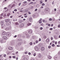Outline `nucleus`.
Returning <instances> with one entry per match:
<instances>
[{
    "mask_svg": "<svg viewBox=\"0 0 60 60\" xmlns=\"http://www.w3.org/2000/svg\"><path fill=\"white\" fill-rule=\"evenodd\" d=\"M18 44L19 45H20L21 44V43L20 42L19 43H18Z\"/></svg>",
    "mask_w": 60,
    "mask_h": 60,
    "instance_id": "30",
    "label": "nucleus"
},
{
    "mask_svg": "<svg viewBox=\"0 0 60 60\" xmlns=\"http://www.w3.org/2000/svg\"><path fill=\"white\" fill-rule=\"evenodd\" d=\"M11 28H10L9 27H7L5 29V30H9L10 29H11Z\"/></svg>",
    "mask_w": 60,
    "mask_h": 60,
    "instance_id": "10",
    "label": "nucleus"
},
{
    "mask_svg": "<svg viewBox=\"0 0 60 60\" xmlns=\"http://www.w3.org/2000/svg\"><path fill=\"white\" fill-rule=\"evenodd\" d=\"M39 46H40V47H41V46H42V44H40L39 45Z\"/></svg>",
    "mask_w": 60,
    "mask_h": 60,
    "instance_id": "43",
    "label": "nucleus"
},
{
    "mask_svg": "<svg viewBox=\"0 0 60 60\" xmlns=\"http://www.w3.org/2000/svg\"><path fill=\"white\" fill-rule=\"evenodd\" d=\"M33 56H36V53H34L33 54Z\"/></svg>",
    "mask_w": 60,
    "mask_h": 60,
    "instance_id": "32",
    "label": "nucleus"
},
{
    "mask_svg": "<svg viewBox=\"0 0 60 60\" xmlns=\"http://www.w3.org/2000/svg\"><path fill=\"white\" fill-rule=\"evenodd\" d=\"M6 35L7 36H10V34L9 33H6Z\"/></svg>",
    "mask_w": 60,
    "mask_h": 60,
    "instance_id": "7",
    "label": "nucleus"
},
{
    "mask_svg": "<svg viewBox=\"0 0 60 60\" xmlns=\"http://www.w3.org/2000/svg\"><path fill=\"white\" fill-rule=\"evenodd\" d=\"M30 8V9H33V8H34V7L33 6H32Z\"/></svg>",
    "mask_w": 60,
    "mask_h": 60,
    "instance_id": "42",
    "label": "nucleus"
},
{
    "mask_svg": "<svg viewBox=\"0 0 60 60\" xmlns=\"http://www.w3.org/2000/svg\"><path fill=\"white\" fill-rule=\"evenodd\" d=\"M33 32V31L32 30H30L29 31V34H31Z\"/></svg>",
    "mask_w": 60,
    "mask_h": 60,
    "instance_id": "14",
    "label": "nucleus"
},
{
    "mask_svg": "<svg viewBox=\"0 0 60 60\" xmlns=\"http://www.w3.org/2000/svg\"><path fill=\"white\" fill-rule=\"evenodd\" d=\"M15 25H17L18 24V22H15Z\"/></svg>",
    "mask_w": 60,
    "mask_h": 60,
    "instance_id": "47",
    "label": "nucleus"
},
{
    "mask_svg": "<svg viewBox=\"0 0 60 60\" xmlns=\"http://www.w3.org/2000/svg\"><path fill=\"white\" fill-rule=\"evenodd\" d=\"M43 22H44L45 23H47V21H45V20H43Z\"/></svg>",
    "mask_w": 60,
    "mask_h": 60,
    "instance_id": "19",
    "label": "nucleus"
},
{
    "mask_svg": "<svg viewBox=\"0 0 60 60\" xmlns=\"http://www.w3.org/2000/svg\"><path fill=\"white\" fill-rule=\"evenodd\" d=\"M40 4H42V3H43V1H40Z\"/></svg>",
    "mask_w": 60,
    "mask_h": 60,
    "instance_id": "29",
    "label": "nucleus"
},
{
    "mask_svg": "<svg viewBox=\"0 0 60 60\" xmlns=\"http://www.w3.org/2000/svg\"><path fill=\"white\" fill-rule=\"evenodd\" d=\"M49 8H46L45 9V11H48V10H49Z\"/></svg>",
    "mask_w": 60,
    "mask_h": 60,
    "instance_id": "21",
    "label": "nucleus"
},
{
    "mask_svg": "<svg viewBox=\"0 0 60 60\" xmlns=\"http://www.w3.org/2000/svg\"><path fill=\"white\" fill-rule=\"evenodd\" d=\"M40 30H42V29H43V28H42V27H41L40 28Z\"/></svg>",
    "mask_w": 60,
    "mask_h": 60,
    "instance_id": "33",
    "label": "nucleus"
},
{
    "mask_svg": "<svg viewBox=\"0 0 60 60\" xmlns=\"http://www.w3.org/2000/svg\"><path fill=\"white\" fill-rule=\"evenodd\" d=\"M21 4V3H20L19 4V6H20V4Z\"/></svg>",
    "mask_w": 60,
    "mask_h": 60,
    "instance_id": "54",
    "label": "nucleus"
},
{
    "mask_svg": "<svg viewBox=\"0 0 60 60\" xmlns=\"http://www.w3.org/2000/svg\"><path fill=\"white\" fill-rule=\"evenodd\" d=\"M5 21L6 22V24L7 26H9V25H10V24H11V22L10 21L9 19H6L5 20Z\"/></svg>",
    "mask_w": 60,
    "mask_h": 60,
    "instance_id": "1",
    "label": "nucleus"
},
{
    "mask_svg": "<svg viewBox=\"0 0 60 60\" xmlns=\"http://www.w3.org/2000/svg\"><path fill=\"white\" fill-rule=\"evenodd\" d=\"M58 55H60V52H59L58 53Z\"/></svg>",
    "mask_w": 60,
    "mask_h": 60,
    "instance_id": "56",
    "label": "nucleus"
},
{
    "mask_svg": "<svg viewBox=\"0 0 60 60\" xmlns=\"http://www.w3.org/2000/svg\"><path fill=\"white\" fill-rule=\"evenodd\" d=\"M26 35V37L27 38H29V37H30V36L28 35V33H26L25 34Z\"/></svg>",
    "mask_w": 60,
    "mask_h": 60,
    "instance_id": "9",
    "label": "nucleus"
},
{
    "mask_svg": "<svg viewBox=\"0 0 60 60\" xmlns=\"http://www.w3.org/2000/svg\"><path fill=\"white\" fill-rule=\"evenodd\" d=\"M48 48L49 49H50L51 48V46H48Z\"/></svg>",
    "mask_w": 60,
    "mask_h": 60,
    "instance_id": "35",
    "label": "nucleus"
},
{
    "mask_svg": "<svg viewBox=\"0 0 60 60\" xmlns=\"http://www.w3.org/2000/svg\"><path fill=\"white\" fill-rule=\"evenodd\" d=\"M41 51H44L45 49V48L44 47H42L41 48Z\"/></svg>",
    "mask_w": 60,
    "mask_h": 60,
    "instance_id": "11",
    "label": "nucleus"
},
{
    "mask_svg": "<svg viewBox=\"0 0 60 60\" xmlns=\"http://www.w3.org/2000/svg\"><path fill=\"white\" fill-rule=\"evenodd\" d=\"M32 17H30L29 19V21L31 22V21H32Z\"/></svg>",
    "mask_w": 60,
    "mask_h": 60,
    "instance_id": "17",
    "label": "nucleus"
},
{
    "mask_svg": "<svg viewBox=\"0 0 60 60\" xmlns=\"http://www.w3.org/2000/svg\"><path fill=\"white\" fill-rule=\"evenodd\" d=\"M34 49L35 50L37 51H40V49L38 46H36L35 47Z\"/></svg>",
    "mask_w": 60,
    "mask_h": 60,
    "instance_id": "2",
    "label": "nucleus"
},
{
    "mask_svg": "<svg viewBox=\"0 0 60 60\" xmlns=\"http://www.w3.org/2000/svg\"><path fill=\"white\" fill-rule=\"evenodd\" d=\"M42 57V55L40 54H39L38 56V57L39 58H41Z\"/></svg>",
    "mask_w": 60,
    "mask_h": 60,
    "instance_id": "3",
    "label": "nucleus"
},
{
    "mask_svg": "<svg viewBox=\"0 0 60 60\" xmlns=\"http://www.w3.org/2000/svg\"><path fill=\"white\" fill-rule=\"evenodd\" d=\"M13 57L14 58H15L16 57L15 56H13Z\"/></svg>",
    "mask_w": 60,
    "mask_h": 60,
    "instance_id": "53",
    "label": "nucleus"
},
{
    "mask_svg": "<svg viewBox=\"0 0 60 60\" xmlns=\"http://www.w3.org/2000/svg\"><path fill=\"white\" fill-rule=\"evenodd\" d=\"M49 30H53V28H50Z\"/></svg>",
    "mask_w": 60,
    "mask_h": 60,
    "instance_id": "44",
    "label": "nucleus"
},
{
    "mask_svg": "<svg viewBox=\"0 0 60 60\" xmlns=\"http://www.w3.org/2000/svg\"><path fill=\"white\" fill-rule=\"evenodd\" d=\"M32 38L34 39L35 38V37L34 36H32Z\"/></svg>",
    "mask_w": 60,
    "mask_h": 60,
    "instance_id": "31",
    "label": "nucleus"
},
{
    "mask_svg": "<svg viewBox=\"0 0 60 60\" xmlns=\"http://www.w3.org/2000/svg\"><path fill=\"white\" fill-rule=\"evenodd\" d=\"M6 34V32H3L2 33V34L3 35H5Z\"/></svg>",
    "mask_w": 60,
    "mask_h": 60,
    "instance_id": "15",
    "label": "nucleus"
},
{
    "mask_svg": "<svg viewBox=\"0 0 60 60\" xmlns=\"http://www.w3.org/2000/svg\"><path fill=\"white\" fill-rule=\"evenodd\" d=\"M49 38H48L46 39V41L47 42H49Z\"/></svg>",
    "mask_w": 60,
    "mask_h": 60,
    "instance_id": "16",
    "label": "nucleus"
},
{
    "mask_svg": "<svg viewBox=\"0 0 60 60\" xmlns=\"http://www.w3.org/2000/svg\"><path fill=\"white\" fill-rule=\"evenodd\" d=\"M45 5V4L44 3H43L42 4V6H44Z\"/></svg>",
    "mask_w": 60,
    "mask_h": 60,
    "instance_id": "46",
    "label": "nucleus"
},
{
    "mask_svg": "<svg viewBox=\"0 0 60 60\" xmlns=\"http://www.w3.org/2000/svg\"><path fill=\"white\" fill-rule=\"evenodd\" d=\"M23 3L24 4H26V3H27V1H24L23 2Z\"/></svg>",
    "mask_w": 60,
    "mask_h": 60,
    "instance_id": "25",
    "label": "nucleus"
},
{
    "mask_svg": "<svg viewBox=\"0 0 60 60\" xmlns=\"http://www.w3.org/2000/svg\"><path fill=\"white\" fill-rule=\"evenodd\" d=\"M54 59H55V60H57V57H55Z\"/></svg>",
    "mask_w": 60,
    "mask_h": 60,
    "instance_id": "24",
    "label": "nucleus"
},
{
    "mask_svg": "<svg viewBox=\"0 0 60 60\" xmlns=\"http://www.w3.org/2000/svg\"><path fill=\"white\" fill-rule=\"evenodd\" d=\"M30 60H35L34 59H32Z\"/></svg>",
    "mask_w": 60,
    "mask_h": 60,
    "instance_id": "64",
    "label": "nucleus"
},
{
    "mask_svg": "<svg viewBox=\"0 0 60 60\" xmlns=\"http://www.w3.org/2000/svg\"><path fill=\"white\" fill-rule=\"evenodd\" d=\"M41 9H43V6H42L40 7Z\"/></svg>",
    "mask_w": 60,
    "mask_h": 60,
    "instance_id": "36",
    "label": "nucleus"
},
{
    "mask_svg": "<svg viewBox=\"0 0 60 60\" xmlns=\"http://www.w3.org/2000/svg\"><path fill=\"white\" fill-rule=\"evenodd\" d=\"M6 54H5L4 55V57H6Z\"/></svg>",
    "mask_w": 60,
    "mask_h": 60,
    "instance_id": "48",
    "label": "nucleus"
},
{
    "mask_svg": "<svg viewBox=\"0 0 60 60\" xmlns=\"http://www.w3.org/2000/svg\"><path fill=\"white\" fill-rule=\"evenodd\" d=\"M48 58H49V59H50L51 58V56H48Z\"/></svg>",
    "mask_w": 60,
    "mask_h": 60,
    "instance_id": "20",
    "label": "nucleus"
},
{
    "mask_svg": "<svg viewBox=\"0 0 60 60\" xmlns=\"http://www.w3.org/2000/svg\"><path fill=\"white\" fill-rule=\"evenodd\" d=\"M24 26V24H21L19 26L20 27H23Z\"/></svg>",
    "mask_w": 60,
    "mask_h": 60,
    "instance_id": "6",
    "label": "nucleus"
},
{
    "mask_svg": "<svg viewBox=\"0 0 60 60\" xmlns=\"http://www.w3.org/2000/svg\"><path fill=\"white\" fill-rule=\"evenodd\" d=\"M30 45H32V42H31L30 43Z\"/></svg>",
    "mask_w": 60,
    "mask_h": 60,
    "instance_id": "39",
    "label": "nucleus"
},
{
    "mask_svg": "<svg viewBox=\"0 0 60 60\" xmlns=\"http://www.w3.org/2000/svg\"><path fill=\"white\" fill-rule=\"evenodd\" d=\"M28 11V9H26L24 10L23 11L24 12H26L25 13H27Z\"/></svg>",
    "mask_w": 60,
    "mask_h": 60,
    "instance_id": "8",
    "label": "nucleus"
},
{
    "mask_svg": "<svg viewBox=\"0 0 60 60\" xmlns=\"http://www.w3.org/2000/svg\"><path fill=\"white\" fill-rule=\"evenodd\" d=\"M31 23H29L27 24V26H30V25H31Z\"/></svg>",
    "mask_w": 60,
    "mask_h": 60,
    "instance_id": "23",
    "label": "nucleus"
},
{
    "mask_svg": "<svg viewBox=\"0 0 60 60\" xmlns=\"http://www.w3.org/2000/svg\"><path fill=\"white\" fill-rule=\"evenodd\" d=\"M6 9H7V8L6 7H5L4 8V9H5V10Z\"/></svg>",
    "mask_w": 60,
    "mask_h": 60,
    "instance_id": "63",
    "label": "nucleus"
},
{
    "mask_svg": "<svg viewBox=\"0 0 60 60\" xmlns=\"http://www.w3.org/2000/svg\"><path fill=\"white\" fill-rule=\"evenodd\" d=\"M54 38L55 39H58V38H57V36H56V35H54Z\"/></svg>",
    "mask_w": 60,
    "mask_h": 60,
    "instance_id": "13",
    "label": "nucleus"
},
{
    "mask_svg": "<svg viewBox=\"0 0 60 60\" xmlns=\"http://www.w3.org/2000/svg\"><path fill=\"white\" fill-rule=\"evenodd\" d=\"M28 54L29 55H31V53H30V52H29L28 53Z\"/></svg>",
    "mask_w": 60,
    "mask_h": 60,
    "instance_id": "49",
    "label": "nucleus"
},
{
    "mask_svg": "<svg viewBox=\"0 0 60 60\" xmlns=\"http://www.w3.org/2000/svg\"><path fill=\"white\" fill-rule=\"evenodd\" d=\"M0 42H3V40L2 39H1L0 40Z\"/></svg>",
    "mask_w": 60,
    "mask_h": 60,
    "instance_id": "26",
    "label": "nucleus"
},
{
    "mask_svg": "<svg viewBox=\"0 0 60 60\" xmlns=\"http://www.w3.org/2000/svg\"><path fill=\"white\" fill-rule=\"evenodd\" d=\"M24 17L25 18H27V15H26L24 16Z\"/></svg>",
    "mask_w": 60,
    "mask_h": 60,
    "instance_id": "51",
    "label": "nucleus"
},
{
    "mask_svg": "<svg viewBox=\"0 0 60 60\" xmlns=\"http://www.w3.org/2000/svg\"><path fill=\"white\" fill-rule=\"evenodd\" d=\"M10 13H8L7 14V16H9L10 15Z\"/></svg>",
    "mask_w": 60,
    "mask_h": 60,
    "instance_id": "28",
    "label": "nucleus"
},
{
    "mask_svg": "<svg viewBox=\"0 0 60 60\" xmlns=\"http://www.w3.org/2000/svg\"><path fill=\"white\" fill-rule=\"evenodd\" d=\"M1 26H3L4 25V22H1Z\"/></svg>",
    "mask_w": 60,
    "mask_h": 60,
    "instance_id": "18",
    "label": "nucleus"
},
{
    "mask_svg": "<svg viewBox=\"0 0 60 60\" xmlns=\"http://www.w3.org/2000/svg\"><path fill=\"white\" fill-rule=\"evenodd\" d=\"M3 18V17L2 16H0V19H2Z\"/></svg>",
    "mask_w": 60,
    "mask_h": 60,
    "instance_id": "55",
    "label": "nucleus"
},
{
    "mask_svg": "<svg viewBox=\"0 0 60 60\" xmlns=\"http://www.w3.org/2000/svg\"><path fill=\"white\" fill-rule=\"evenodd\" d=\"M51 40H53V38L52 37H51Z\"/></svg>",
    "mask_w": 60,
    "mask_h": 60,
    "instance_id": "34",
    "label": "nucleus"
},
{
    "mask_svg": "<svg viewBox=\"0 0 60 60\" xmlns=\"http://www.w3.org/2000/svg\"><path fill=\"white\" fill-rule=\"evenodd\" d=\"M32 17L33 18H35V15H32Z\"/></svg>",
    "mask_w": 60,
    "mask_h": 60,
    "instance_id": "27",
    "label": "nucleus"
},
{
    "mask_svg": "<svg viewBox=\"0 0 60 60\" xmlns=\"http://www.w3.org/2000/svg\"><path fill=\"white\" fill-rule=\"evenodd\" d=\"M46 36H44V39H46Z\"/></svg>",
    "mask_w": 60,
    "mask_h": 60,
    "instance_id": "40",
    "label": "nucleus"
},
{
    "mask_svg": "<svg viewBox=\"0 0 60 60\" xmlns=\"http://www.w3.org/2000/svg\"><path fill=\"white\" fill-rule=\"evenodd\" d=\"M49 21H51L52 20V19H49Z\"/></svg>",
    "mask_w": 60,
    "mask_h": 60,
    "instance_id": "60",
    "label": "nucleus"
},
{
    "mask_svg": "<svg viewBox=\"0 0 60 60\" xmlns=\"http://www.w3.org/2000/svg\"><path fill=\"white\" fill-rule=\"evenodd\" d=\"M39 23H41V20H39Z\"/></svg>",
    "mask_w": 60,
    "mask_h": 60,
    "instance_id": "38",
    "label": "nucleus"
},
{
    "mask_svg": "<svg viewBox=\"0 0 60 60\" xmlns=\"http://www.w3.org/2000/svg\"><path fill=\"white\" fill-rule=\"evenodd\" d=\"M54 46H55V45L54 44H52V47H54Z\"/></svg>",
    "mask_w": 60,
    "mask_h": 60,
    "instance_id": "41",
    "label": "nucleus"
},
{
    "mask_svg": "<svg viewBox=\"0 0 60 60\" xmlns=\"http://www.w3.org/2000/svg\"><path fill=\"white\" fill-rule=\"evenodd\" d=\"M37 11V9H35V11Z\"/></svg>",
    "mask_w": 60,
    "mask_h": 60,
    "instance_id": "57",
    "label": "nucleus"
},
{
    "mask_svg": "<svg viewBox=\"0 0 60 60\" xmlns=\"http://www.w3.org/2000/svg\"><path fill=\"white\" fill-rule=\"evenodd\" d=\"M19 23H22V22H23V21L21 20H19Z\"/></svg>",
    "mask_w": 60,
    "mask_h": 60,
    "instance_id": "12",
    "label": "nucleus"
},
{
    "mask_svg": "<svg viewBox=\"0 0 60 60\" xmlns=\"http://www.w3.org/2000/svg\"><path fill=\"white\" fill-rule=\"evenodd\" d=\"M27 1L28 2H30V1H31V0H27Z\"/></svg>",
    "mask_w": 60,
    "mask_h": 60,
    "instance_id": "62",
    "label": "nucleus"
},
{
    "mask_svg": "<svg viewBox=\"0 0 60 60\" xmlns=\"http://www.w3.org/2000/svg\"><path fill=\"white\" fill-rule=\"evenodd\" d=\"M36 43H38V41H37V40H36Z\"/></svg>",
    "mask_w": 60,
    "mask_h": 60,
    "instance_id": "37",
    "label": "nucleus"
},
{
    "mask_svg": "<svg viewBox=\"0 0 60 60\" xmlns=\"http://www.w3.org/2000/svg\"><path fill=\"white\" fill-rule=\"evenodd\" d=\"M17 11V10L16 9L14 10V11Z\"/></svg>",
    "mask_w": 60,
    "mask_h": 60,
    "instance_id": "52",
    "label": "nucleus"
},
{
    "mask_svg": "<svg viewBox=\"0 0 60 60\" xmlns=\"http://www.w3.org/2000/svg\"><path fill=\"white\" fill-rule=\"evenodd\" d=\"M54 11H56V8L54 9Z\"/></svg>",
    "mask_w": 60,
    "mask_h": 60,
    "instance_id": "61",
    "label": "nucleus"
},
{
    "mask_svg": "<svg viewBox=\"0 0 60 60\" xmlns=\"http://www.w3.org/2000/svg\"><path fill=\"white\" fill-rule=\"evenodd\" d=\"M58 27H59V28L60 27V25H58Z\"/></svg>",
    "mask_w": 60,
    "mask_h": 60,
    "instance_id": "50",
    "label": "nucleus"
},
{
    "mask_svg": "<svg viewBox=\"0 0 60 60\" xmlns=\"http://www.w3.org/2000/svg\"><path fill=\"white\" fill-rule=\"evenodd\" d=\"M3 38L4 40H6L7 39V37L6 36H4L3 37Z\"/></svg>",
    "mask_w": 60,
    "mask_h": 60,
    "instance_id": "4",
    "label": "nucleus"
},
{
    "mask_svg": "<svg viewBox=\"0 0 60 60\" xmlns=\"http://www.w3.org/2000/svg\"><path fill=\"white\" fill-rule=\"evenodd\" d=\"M41 38H39V41H41Z\"/></svg>",
    "mask_w": 60,
    "mask_h": 60,
    "instance_id": "45",
    "label": "nucleus"
},
{
    "mask_svg": "<svg viewBox=\"0 0 60 60\" xmlns=\"http://www.w3.org/2000/svg\"><path fill=\"white\" fill-rule=\"evenodd\" d=\"M8 49L9 50H12V49H13V48L11 47H9L8 48Z\"/></svg>",
    "mask_w": 60,
    "mask_h": 60,
    "instance_id": "5",
    "label": "nucleus"
},
{
    "mask_svg": "<svg viewBox=\"0 0 60 60\" xmlns=\"http://www.w3.org/2000/svg\"><path fill=\"white\" fill-rule=\"evenodd\" d=\"M22 60H27V59L26 58H24Z\"/></svg>",
    "mask_w": 60,
    "mask_h": 60,
    "instance_id": "22",
    "label": "nucleus"
},
{
    "mask_svg": "<svg viewBox=\"0 0 60 60\" xmlns=\"http://www.w3.org/2000/svg\"><path fill=\"white\" fill-rule=\"evenodd\" d=\"M28 13L29 14H31V13L30 12H28Z\"/></svg>",
    "mask_w": 60,
    "mask_h": 60,
    "instance_id": "59",
    "label": "nucleus"
},
{
    "mask_svg": "<svg viewBox=\"0 0 60 60\" xmlns=\"http://www.w3.org/2000/svg\"><path fill=\"white\" fill-rule=\"evenodd\" d=\"M27 52H25V54H27Z\"/></svg>",
    "mask_w": 60,
    "mask_h": 60,
    "instance_id": "58",
    "label": "nucleus"
}]
</instances>
